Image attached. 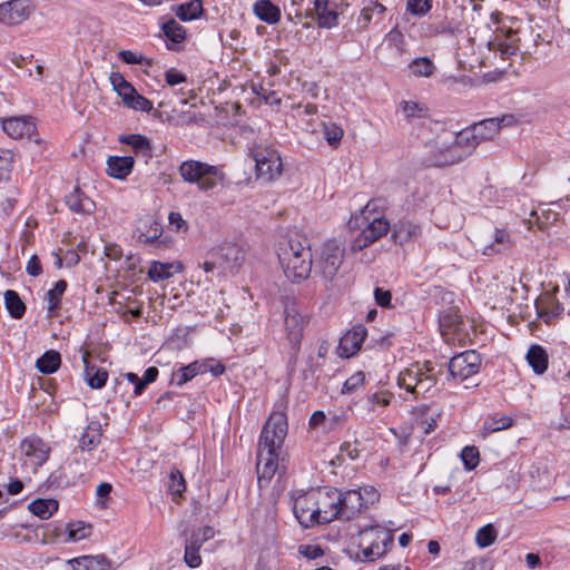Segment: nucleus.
I'll use <instances>...</instances> for the list:
<instances>
[{
  "mask_svg": "<svg viewBox=\"0 0 570 570\" xmlns=\"http://www.w3.org/2000/svg\"><path fill=\"white\" fill-rule=\"evenodd\" d=\"M101 440V425L98 422H90L82 433L78 450L81 454L92 451Z\"/></svg>",
  "mask_w": 570,
  "mask_h": 570,
  "instance_id": "29",
  "label": "nucleus"
},
{
  "mask_svg": "<svg viewBox=\"0 0 570 570\" xmlns=\"http://www.w3.org/2000/svg\"><path fill=\"white\" fill-rule=\"evenodd\" d=\"M317 505L320 508V515H317V524L321 523H330L333 520H336L337 518H326L325 517L330 513H333L338 509L337 504L335 502V497L333 495V491H326L322 492L318 490V497H317Z\"/></svg>",
  "mask_w": 570,
  "mask_h": 570,
  "instance_id": "32",
  "label": "nucleus"
},
{
  "mask_svg": "<svg viewBox=\"0 0 570 570\" xmlns=\"http://www.w3.org/2000/svg\"><path fill=\"white\" fill-rule=\"evenodd\" d=\"M409 68L413 76L429 78L435 72V65L428 57H419L412 60Z\"/></svg>",
  "mask_w": 570,
  "mask_h": 570,
  "instance_id": "42",
  "label": "nucleus"
},
{
  "mask_svg": "<svg viewBox=\"0 0 570 570\" xmlns=\"http://www.w3.org/2000/svg\"><path fill=\"white\" fill-rule=\"evenodd\" d=\"M284 315L286 337L293 347L297 351L303 338L305 318L298 312L294 303L285 305Z\"/></svg>",
  "mask_w": 570,
  "mask_h": 570,
  "instance_id": "16",
  "label": "nucleus"
},
{
  "mask_svg": "<svg viewBox=\"0 0 570 570\" xmlns=\"http://www.w3.org/2000/svg\"><path fill=\"white\" fill-rule=\"evenodd\" d=\"M255 163V177L263 183H273L283 174L281 153L272 146L257 145L249 149Z\"/></svg>",
  "mask_w": 570,
  "mask_h": 570,
  "instance_id": "4",
  "label": "nucleus"
},
{
  "mask_svg": "<svg viewBox=\"0 0 570 570\" xmlns=\"http://www.w3.org/2000/svg\"><path fill=\"white\" fill-rule=\"evenodd\" d=\"M215 535V530L210 525L200 527L191 530L185 539L184 561L189 568H198L202 564L200 549Z\"/></svg>",
  "mask_w": 570,
  "mask_h": 570,
  "instance_id": "10",
  "label": "nucleus"
},
{
  "mask_svg": "<svg viewBox=\"0 0 570 570\" xmlns=\"http://www.w3.org/2000/svg\"><path fill=\"white\" fill-rule=\"evenodd\" d=\"M461 459L466 470H473L479 463V451L475 446H465L461 452Z\"/></svg>",
  "mask_w": 570,
  "mask_h": 570,
  "instance_id": "54",
  "label": "nucleus"
},
{
  "mask_svg": "<svg viewBox=\"0 0 570 570\" xmlns=\"http://www.w3.org/2000/svg\"><path fill=\"white\" fill-rule=\"evenodd\" d=\"M161 225L158 222L153 220L150 222L148 230L140 234L139 239L144 243H153L161 236Z\"/></svg>",
  "mask_w": 570,
  "mask_h": 570,
  "instance_id": "58",
  "label": "nucleus"
},
{
  "mask_svg": "<svg viewBox=\"0 0 570 570\" xmlns=\"http://www.w3.org/2000/svg\"><path fill=\"white\" fill-rule=\"evenodd\" d=\"M343 134V129L336 124L330 122L324 125V137L331 146L338 145Z\"/></svg>",
  "mask_w": 570,
  "mask_h": 570,
  "instance_id": "53",
  "label": "nucleus"
},
{
  "mask_svg": "<svg viewBox=\"0 0 570 570\" xmlns=\"http://www.w3.org/2000/svg\"><path fill=\"white\" fill-rule=\"evenodd\" d=\"M110 83L114 88V90L118 94V96L121 98L124 105L127 107L129 102H132V99L135 96H137V90L134 88V86L125 79V77L118 72L114 71L109 76Z\"/></svg>",
  "mask_w": 570,
  "mask_h": 570,
  "instance_id": "27",
  "label": "nucleus"
},
{
  "mask_svg": "<svg viewBox=\"0 0 570 570\" xmlns=\"http://www.w3.org/2000/svg\"><path fill=\"white\" fill-rule=\"evenodd\" d=\"M527 361L537 374H543L548 368V354L540 345L533 344L529 347Z\"/></svg>",
  "mask_w": 570,
  "mask_h": 570,
  "instance_id": "35",
  "label": "nucleus"
},
{
  "mask_svg": "<svg viewBox=\"0 0 570 570\" xmlns=\"http://www.w3.org/2000/svg\"><path fill=\"white\" fill-rule=\"evenodd\" d=\"M76 570H107L109 560L104 554L83 556L75 559Z\"/></svg>",
  "mask_w": 570,
  "mask_h": 570,
  "instance_id": "36",
  "label": "nucleus"
},
{
  "mask_svg": "<svg viewBox=\"0 0 570 570\" xmlns=\"http://www.w3.org/2000/svg\"><path fill=\"white\" fill-rule=\"evenodd\" d=\"M318 26L321 28H332L337 24L338 14L333 10L323 9L317 13Z\"/></svg>",
  "mask_w": 570,
  "mask_h": 570,
  "instance_id": "56",
  "label": "nucleus"
},
{
  "mask_svg": "<svg viewBox=\"0 0 570 570\" xmlns=\"http://www.w3.org/2000/svg\"><path fill=\"white\" fill-rule=\"evenodd\" d=\"M343 258L344 246L341 242L330 239L324 243L321 257L317 262V268L322 276L327 281H332L336 276L343 263Z\"/></svg>",
  "mask_w": 570,
  "mask_h": 570,
  "instance_id": "8",
  "label": "nucleus"
},
{
  "mask_svg": "<svg viewBox=\"0 0 570 570\" xmlns=\"http://www.w3.org/2000/svg\"><path fill=\"white\" fill-rule=\"evenodd\" d=\"M480 245L483 255L492 256L511 250L514 246V239L507 228H494L489 236L480 239Z\"/></svg>",
  "mask_w": 570,
  "mask_h": 570,
  "instance_id": "14",
  "label": "nucleus"
},
{
  "mask_svg": "<svg viewBox=\"0 0 570 570\" xmlns=\"http://www.w3.org/2000/svg\"><path fill=\"white\" fill-rule=\"evenodd\" d=\"M21 452L35 466L42 465L49 458L50 448L40 438L32 436L22 441Z\"/></svg>",
  "mask_w": 570,
  "mask_h": 570,
  "instance_id": "19",
  "label": "nucleus"
},
{
  "mask_svg": "<svg viewBox=\"0 0 570 570\" xmlns=\"http://www.w3.org/2000/svg\"><path fill=\"white\" fill-rule=\"evenodd\" d=\"M287 419L284 412L274 411L265 422L257 446L258 483H268L278 470L279 458L287 435Z\"/></svg>",
  "mask_w": 570,
  "mask_h": 570,
  "instance_id": "1",
  "label": "nucleus"
},
{
  "mask_svg": "<svg viewBox=\"0 0 570 570\" xmlns=\"http://www.w3.org/2000/svg\"><path fill=\"white\" fill-rule=\"evenodd\" d=\"M127 107L139 111H150L153 109V102L146 97L137 94L132 99V102H129Z\"/></svg>",
  "mask_w": 570,
  "mask_h": 570,
  "instance_id": "63",
  "label": "nucleus"
},
{
  "mask_svg": "<svg viewBox=\"0 0 570 570\" xmlns=\"http://www.w3.org/2000/svg\"><path fill=\"white\" fill-rule=\"evenodd\" d=\"M158 376V368L155 366H150L145 371L144 377L140 379L141 383H138V385L135 387L134 393L135 395H140L145 387L153 383Z\"/></svg>",
  "mask_w": 570,
  "mask_h": 570,
  "instance_id": "61",
  "label": "nucleus"
},
{
  "mask_svg": "<svg viewBox=\"0 0 570 570\" xmlns=\"http://www.w3.org/2000/svg\"><path fill=\"white\" fill-rule=\"evenodd\" d=\"M13 155L10 150L0 151V180L7 179L11 170Z\"/></svg>",
  "mask_w": 570,
  "mask_h": 570,
  "instance_id": "60",
  "label": "nucleus"
},
{
  "mask_svg": "<svg viewBox=\"0 0 570 570\" xmlns=\"http://www.w3.org/2000/svg\"><path fill=\"white\" fill-rule=\"evenodd\" d=\"M365 376L362 372L351 375L343 384L342 393H352L364 384Z\"/></svg>",
  "mask_w": 570,
  "mask_h": 570,
  "instance_id": "59",
  "label": "nucleus"
},
{
  "mask_svg": "<svg viewBox=\"0 0 570 570\" xmlns=\"http://www.w3.org/2000/svg\"><path fill=\"white\" fill-rule=\"evenodd\" d=\"M366 219L370 220L367 226L351 243L352 253L363 250L391 230V224L382 216L373 218L366 216Z\"/></svg>",
  "mask_w": 570,
  "mask_h": 570,
  "instance_id": "11",
  "label": "nucleus"
},
{
  "mask_svg": "<svg viewBox=\"0 0 570 570\" xmlns=\"http://www.w3.org/2000/svg\"><path fill=\"white\" fill-rule=\"evenodd\" d=\"M91 534V525L85 524L83 522H77L69 524L68 538L71 541H80L88 538Z\"/></svg>",
  "mask_w": 570,
  "mask_h": 570,
  "instance_id": "50",
  "label": "nucleus"
},
{
  "mask_svg": "<svg viewBox=\"0 0 570 570\" xmlns=\"http://www.w3.org/2000/svg\"><path fill=\"white\" fill-rule=\"evenodd\" d=\"M392 395L387 392H376L372 393L367 396V402L370 404L380 405V406H387L391 403Z\"/></svg>",
  "mask_w": 570,
  "mask_h": 570,
  "instance_id": "64",
  "label": "nucleus"
},
{
  "mask_svg": "<svg viewBox=\"0 0 570 570\" xmlns=\"http://www.w3.org/2000/svg\"><path fill=\"white\" fill-rule=\"evenodd\" d=\"M481 357L475 351H465L451 357L449 362L450 375L464 381L480 371Z\"/></svg>",
  "mask_w": 570,
  "mask_h": 570,
  "instance_id": "13",
  "label": "nucleus"
},
{
  "mask_svg": "<svg viewBox=\"0 0 570 570\" xmlns=\"http://www.w3.org/2000/svg\"><path fill=\"white\" fill-rule=\"evenodd\" d=\"M440 328L444 341L449 344L465 346L472 341L473 325L469 318L463 317L459 311L449 308L440 317Z\"/></svg>",
  "mask_w": 570,
  "mask_h": 570,
  "instance_id": "5",
  "label": "nucleus"
},
{
  "mask_svg": "<svg viewBox=\"0 0 570 570\" xmlns=\"http://www.w3.org/2000/svg\"><path fill=\"white\" fill-rule=\"evenodd\" d=\"M426 372H422V375H420L416 389L414 391V394H424L429 392L436 383V380L433 375L428 374V372H431L432 368L429 367V364H425Z\"/></svg>",
  "mask_w": 570,
  "mask_h": 570,
  "instance_id": "52",
  "label": "nucleus"
},
{
  "mask_svg": "<svg viewBox=\"0 0 570 570\" xmlns=\"http://www.w3.org/2000/svg\"><path fill=\"white\" fill-rule=\"evenodd\" d=\"M453 146L461 158V160L469 157L475 148L479 146L476 138L474 137L470 126L451 136Z\"/></svg>",
  "mask_w": 570,
  "mask_h": 570,
  "instance_id": "23",
  "label": "nucleus"
},
{
  "mask_svg": "<svg viewBox=\"0 0 570 570\" xmlns=\"http://www.w3.org/2000/svg\"><path fill=\"white\" fill-rule=\"evenodd\" d=\"M462 161L458 150L453 146L452 139L439 136L430 146L429 154L424 158L428 167L451 166Z\"/></svg>",
  "mask_w": 570,
  "mask_h": 570,
  "instance_id": "9",
  "label": "nucleus"
},
{
  "mask_svg": "<svg viewBox=\"0 0 570 570\" xmlns=\"http://www.w3.org/2000/svg\"><path fill=\"white\" fill-rule=\"evenodd\" d=\"M110 83L114 88V90L118 94V96L121 98L124 105L127 107L129 102H132V99L135 96H137V90L134 88V86L125 79V77L118 72L114 71L109 76Z\"/></svg>",
  "mask_w": 570,
  "mask_h": 570,
  "instance_id": "28",
  "label": "nucleus"
},
{
  "mask_svg": "<svg viewBox=\"0 0 570 570\" xmlns=\"http://www.w3.org/2000/svg\"><path fill=\"white\" fill-rule=\"evenodd\" d=\"M4 305L11 317L19 320L26 313V305L16 291L7 289L3 294Z\"/></svg>",
  "mask_w": 570,
  "mask_h": 570,
  "instance_id": "39",
  "label": "nucleus"
},
{
  "mask_svg": "<svg viewBox=\"0 0 570 570\" xmlns=\"http://www.w3.org/2000/svg\"><path fill=\"white\" fill-rule=\"evenodd\" d=\"M178 171L184 181L196 184L200 191L213 190L225 179L220 167L194 159L183 161Z\"/></svg>",
  "mask_w": 570,
  "mask_h": 570,
  "instance_id": "3",
  "label": "nucleus"
},
{
  "mask_svg": "<svg viewBox=\"0 0 570 570\" xmlns=\"http://www.w3.org/2000/svg\"><path fill=\"white\" fill-rule=\"evenodd\" d=\"M119 141L131 147L136 156H140L147 163L153 157V149L147 137L138 134L120 136Z\"/></svg>",
  "mask_w": 570,
  "mask_h": 570,
  "instance_id": "26",
  "label": "nucleus"
},
{
  "mask_svg": "<svg viewBox=\"0 0 570 570\" xmlns=\"http://www.w3.org/2000/svg\"><path fill=\"white\" fill-rule=\"evenodd\" d=\"M186 490L185 479L177 469L171 470L169 474L168 491L174 497H180Z\"/></svg>",
  "mask_w": 570,
  "mask_h": 570,
  "instance_id": "49",
  "label": "nucleus"
},
{
  "mask_svg": "<svg viewBox=\"0 0 570 570\" xmlns=\"http://www.w3.org/2000/svg\"><path fill=\"white\" fill-rule=\"evenodd\" d=\"M420 375H422L421 368H406L400 373L397 383L401 387L414 394Z\"/></svg>",
  "mask_w": 570,
  "mask_h": 570,
  "instance_id": "43",
  "label": "nucleus"
},
{
  "mask_svg": "<svg viewBox=\"0 0 570 570\" xmlns=\"http://www.w3.org/2000/svg\"><path fill=\"white\" fill-rule=\"evenodd\" d=\"M386 41L389 45L393 48H395L397 51L403 52L405 49V39L401 30H399L396 27L393 28L387 35H386Z\"/></svg>",
  "mask_w": 570,
  "mask_h": 570,
  "instance_id": "57",
  "label": "nucleus"
},
{
  "mask_svg": "<svg viewBox=\"0 0 570 570\" xmlns=\"http://www.w3.org/2000/svg\"><path fill=\"white\" fill-rule=\"evenodd\" d=\"M432 8V0H407L406 9L415 16H423Z\"/></svg>",
  "mask_w": 570,
  "mask_h": 570,
  "instance_id": "55",
  "label": "nucleus"
},
{
  "mask_svg": "<svg viewBox=\"0 0 570 570\" xmlns=\"http://www.w3.org/2000/svg\"><path fill=\"white\" fill-rule=\"evenodd\" d=\"M80 352H82L85 375L89 386L92 389H101L108 379L107 371L104 368H97L89 363L90 353L87 350L81 347Z\"/></svg>",
  "mask_w": 570,
  "mask_h": 570,
  "instance_id": "25",
  "label": "nucleus"
},
{
  "mask_svg": "<svg viewBox=\"0 0 570 570\" xmlns=\"http://www.w3.org/2000/svg\"><path fill=\"white\" fill-rule=\"evenodd\" d=\"M402 110L406 118L421 117L425 111V109L420 104L414 101H403Z\"/></svg>",
  "mask_w": 570,
  "mask_h": 570,
  "instance_id": "62",
  "label": "nucleus"
},
{
  "mask_svg": "<svg viewBox=\"0 0 570 570\" xmlns=\"http://www.w3.org/2000/svg\"><path fill=\"white\" fill-rule=\"evenodd\" d=\"M29 510L40 519H48L58 510V502L53 499H38L29 504Z\"/></svg>",
  "mask_w": 570,
  "mask_h": 570,
  "instance_id": "41",
  "label": "nucleus"
},
{
  "mask_svg": "<svg viewBox=\"0 0 570 570\" xmlns=\"http://www.w3.org/2000/svg\"><path fill=\"white\" fill-rule=\"evenodd\" d=\"M134 164L131 156H110L107 160V174L117 179H125L131 173Z\"/></svg>",
  "mask_w": 570,
  "mask_h": 570,
  "instance_id": "24",
  "label": "nucleus"
},
{
  "mask_svg": "<svg viewBox=\"0 0 570 570\" xmlns=\"http://www.w3.org/2000/svg\"><path fill=\"white\" fill-rule=\"evenodd\" d=\"M118 56L121 58V60L125 63L128 65H146L150 67L153 65V60L149 58H146L141 53L131 51V50H120L118 52Z\"/></svg>",
  "mask_w": 570,
  "mask_h": 570,
  "instance_id": "51",
  "label": "nucleus"
},
{
  "mask_svg": "<svg viewBox=\"0 0 570 570\" xmlns=\"http://www.w3.org/2000/svg\"><path fill=\"white\" fill-rule=\"evenodd\" d=\"M385 11V6H383L379 0H370V3L361 10V13L356 19L358 29L361 31L366 30L373 20V17L383 16Z\"/></svg>",
  "mask_w": 570,
  "mask_h": 570,
  "instance_id": "34",
  "label": "nucleus"
},
{
  "mask_svg": "<svg viewBox=\"0 0 570 570\" xmlns=\"http://www.w3.org/2000/svg\"><path fill=\"white\" fill-rule=\"evenodd\" d=\"M30 16L24 0H10L0 4V22L7 26L20 24Z\"/></svg>",
  "mask_w": 570,
  "mask_h": 570,
  "instance_id": "17",
  "label": "nucleus"
},
{
  "mask_svg": "<svg viewBox=\"0 0 570 570\" xmlns=\"http://www.w3.org/2000/svg\"><path fill=\"white\" fill-rule=\"evenodd\" d=\"M490 50H497L501 53L503 59L514 55L519 49V38L517 32L509 30L507 32L500 31L495 35L494 39L488 42Z\"/></svg>",
  "mask_w": 570,
  "mask_h": 570,
  "instance_id": "21",
  "label": "nucleus"
},
{
  "mask_svg": "<svg viewBox=\"0 0 570 570\" xmlns=\"http://www.w3.org/2000/svg\"><path fill=\"white\" fill-rule=\"evenodd\" d=\"M66 204L70 210L79 214H90L95 209V203L79 188H75L67 195Z\"/></svg>",
  "mask_w": 570,
  "mask_h": 570,
  "instance_id": "31",
  "label": "nucleus"
},
{
  "mask_svg": "<svg viewBox=\"0 0 570 570\" xmlns=\"http://www.w3.org/2000/svg\"><path fill=\"white\" fill-rule=\"evenodd\" d=\"M60 354L55 350H50L37 360L36 366L43 374H52L60 367Z\"/></svg>",
  "mask_w": 570,
  "mask_h": 570,
  "instance_id": "40",
  "label": "nucleus"
},
{
  "mask_svg": "<svg viewBox=\"0 0 570 570\" xmlns=\"http://www.w3.org/2000/svg\"><path fill=\"white\" fill-rule=\"evenodd\" d=\"M163 32L166 36V38L174 43H180L186 38V30L185 28L177 22L175 19H170L163 26Z\"/></svg>",
  "mask_w": 570,
  "mask_h": 570,
  "instance_id": "44",
  "label": "nucleus"
},
{
  "mask_svg": "<svg viewBox=\"0 0 570 570\" xmlns=\"http://www.w3.org/2000/svg\"><path fill=\"white\" fill-rule=\"evenodd\" d=\"M318 490H313L298 495L293 505L295 517L304 528H312L317 524V515L321 511L317 505Z\"/></svg>",
  "mask_w": 570,
  "mask_h": 570,
  "instance_id": "12",
  "label": "nucleus"
},
{
  "mask_svg": "<svg viewBox=\"0 0 570 570\" xmlns=\"http://www.w3.org/2000/svg\"><path fill=\"white\" fill-rule=\"evenodd\" d=\"M67 289V282L63 279L58 281L53 288L47 292L48 311L51 313L59 307L61 296Z\"/></svg>",
  "mask_w": 570,
  "mask_h": 570,
  "instance_id": "45",
  "label": "nucleus"
},
{
  "mask_svg": "<svg viewBox=\"0 0 570 570\" xmlns=\"http://www.w3.org/2000/svg\"><path fill=\"white\" fill-rule=\"evenodd\" d=\"M333 495L338 509L334 514H327L325 519L338 518V520H351L366 508L361 490H348L345 492L334 490Z\"/></svg>",
  "mask_w": 570,
  "mask_h": 570,
  "instance_id": "7",
  "label": "nucleus"
},
{
  "mask_svg": "<svg viewBox=\"0 0 570 570\" xmlns=\"http://www.w3.org/2000/svg\"><path fill=\"white\" fill-rule=\"evenodd\" d=\"M497 537L495 528L492 524H487L476 531L475 541L479 547L487 548L495 542Z\"/></svg>",
  "mask_w": 570,
  "mask_h": 570,
  "instance_id": "46",
  "label": "nucleus"
},
{
  "mask_svg": "<svg viewBox=\"0 0 570 570\" xmlns=\"http://www.w3.org/2000/svg\"><path fill=\"white\" fill-rule=\"evenodd\" d=\"M206 371L207 365L205 363L193 362L187 366H183L178 371L174 372L173 380L178 385H183L195 377L197 374L205 373Z\"/></svg>",
  "mask_w": 570,
  "mask_h": 570,
  "instance_id": "37",
  "label": "nucleus"
},
{
  "mask_svg": "<svg viewBox=\"0 0 570 570\" xmlns=\"http://www.w3.org/2000/svg\"><path fill=\"white\" fill-rule=\"evenodd\" d=\"M3 131L13 139L30 137L36 129L30 117H11L2 120Z\"/></svg>",
  "mask_w": 570,
  "mask_h": 570,
  "instance_id": "22",
  "label": "nucleus"
},
{
  "mask_svg": "<svg viewBox=\"0 0 570 570\" xmlns=\"http://www.w3.org/2000/svg\"><path fill=\"white\" fill-rule=\"evenodd\" d=\"M366 334L367 331L363 325L354 326L340 340L338 354L343 357H350L354 355L361 348Z\"/></svg>",
  "mask_w": 570,
  "mask_h": 570,
  "instance_id": "20",
  "label": "nucleus"
},
{
  "mask_svg": "<svg viewBox=\"0 0 570 570\" xmlns=\"http://www.w3.org/2000/svg\"><path fill=\"white\" fill-rule=\"evenodd\" d=\"M202 12V3L188 2L178 7L176 16L183 21H189L196 19Z\"/></svg>",
  "mask_w": 570,
  "mask_h": 570,
  "instance_id": "48",
  "label": "nucleus"
},
{
  "mask_svg": "<svg viewBox=\"0 0 570 570\" xmlns=\"http://www.w3.org/2000/svg\"><path fill=\"white\" fill-rule=\"evenodd\" d=\"M278 261L288 279H306L312 271L313 255L309 240L302 235H294L279 243Z\"/></svg>",
  "mask_w": 570,
  "mask_h": 570,
  "instance_id": "2",
  "label": "nucleus"
},
{
  "mask_svg": "<svg viewBox=\"0 0 570 570\" xmlns=\"http://www.w3.org/2000/svg\"><path fill=\"white\" fill-rule=\"evenodd\" d=\"M173 264L154 262L148 271V276L154 282L167 279L173 276Z\"/></svg>",
  "mask_w": 570,
  "mask_h": 570,
  "instance_id": "47",
  "label": "nucleus"
},
{
  "mask_svg": "<svg viewBox=\"0 0 570 570\" xmlns=\"http://www.w3.org/2000/svg\"><path fill=\"white\" fill-rule=\"evenodd\" d=\"M360 548L365 561H373L384 556L393 544V532L381 525H373L360 531Z\"/></svg>",
  "mask_w": 570,
  "mask_h": 570,
  "instance_id": "6",
  "label": "nucleus"
},
{
  "mask_svg": "<svg viewBox=\"0 0 570 570\" xmlns=\"http://www.w3.org/2000/svg\"><path fill=\"white\" fill-rule=\"evenodd\" d=\"M479 145L483 141L493 140L499 135V122L488 118L470 126Z\"/></svg>",
  "mask_w": 570,
  "mask_h": 570,
  "instance_id": "30",
  "label": "nucleus"
},
{
  "mask_svg": "<svg viewBox=\"0 0 570 570\" xmlns=\"http://www.w3.org/2000/svg\"><path fill=\"white\" fill-rule=\"evenodd\" d=\"M422 234L421 226L414 220L402 218L391 226V238L401 246L416 240Z\"/></svg>",
  "mask_w": 570,
  "mask_h": 570,
  "instance_id": "18",
  "label": "nucleus"
},
{
  "mask_svg": "<svg viewBox=\"0 0 570 570\" xmlns=\"http://www.w3.org/2000/svg\"><path fill=\"white\" fill-rule=\"evenodd\" d=\"M254 13L264 22L274 24L281 19V10L271 0H258L253 7Z\"/></svg>",
  "mask_w": 570,
  "mask_h": 570,
  "instance_id": "33",
  "label": "nucleus"
},
{
  "mask_svg": "<svg viewBox=\"0 0 570 570\" xmlns=\"http://www.w3.org/2000/svg\"><path fill=\"white\" fill-rule=\"evenodd\" d=\"M512 424H513L512 417L504 415V414L494 413L492 415H489L485 419L484 424H483V435L485 436L489 433L509 429L512 426Z\"/></svg>",
  "mask_w": 570,
  "mask_h": 570,
  "instance_id": "38",
  "label": "nucleus"
},
{
  "mask_svg": "<svg viewBox=\"0 0 570 570\" xmlns=\"http://www.w3.org/2000/svg\"><path fill=\"white\" fill-rule=\"evenodd\" d=\"M218 264V274L233 273L244 261V252L234 243L224 244L212 253Z\"/></svg>",
  "mask_w": 570,
  "mask_h": 570,
  "instance_id": "15",
  "label": "nucleus"
}]
</instances>
